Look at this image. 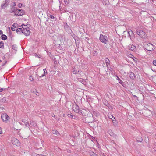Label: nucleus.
I'll list each match as a JSON object with an SVG mask.
<instances>
[{
	"label": "nucleus",
	"mask_w": 156,
	"mask_h": 156,
	"mask_svg": "<svg viewBox=\"0 0 156 156\" xmlns=\"http://www.w3.org/2000/svg\"><path fill=\"white\" fill-rule=\"evenodd\" d=\"M43 71H44V74L41 75V76H40V78H41V77H43L44 76L47 74V70L46 69H43Z\"/></svg>",
	"instance_id": "obj_16"
},
{
	"label": "nucleus",
	"mask_w": 156,
	"mask_h": 156,
	"mask_svg": "<svg viewBox=\"0 0 156 156\" xmlns=\"http://www.w3.org/2000/svg\"><path fill=\"white\" fill-rule=\"evenodd\" d=\"M78 81L81 82L82 84L86 85L87 82L88 81V80L87 79L84 80L82 78H78L77 79Z\"/></svg>",
	"instance_id": "obj_9"
},
{
	"label": "nucleus",
	"mask_w": 156,
	"mask_h": 156,
	"mask_svg": "<svg viewBox=\"0 0 156 156\" xmlns=\"http://www.w3.org/2000/svg\"><path fill=\"white\" fill-rule=\"evenodd\" d=\"M95 53H97V52L96 51H95Z\"/></svg>",
	"instance_id": "obj_55"
},
{
	"label": "nucleus",
	"mask_w": 156,
	"mask_h": 156,
	"mask_svg": "<svg viewBox=\"0 0 156 156\" xmlns=\"http://www.w3.org/2000/svg\"><path fill=\"white\" fill-rule=\"evenodd\" d=\"M30 123L31 125L35 127L37 126L36 123L33 121H30Z\"/></svg>",
	"instance_id": "obj_24"
},
{
	"label": "nucleus",
	"mask_w": 156,
	"mask_h": 156,
	"mask_svg": "<svg viewBox=\"0 0 156 156\" xmlns=\"http://www.w3.org/2000/svg\"><path fill=\"white\" fill-rule=\"evenodd\" d=\"M1 38L2 40H5L7 39V36L4 34H2L1 36Z\"/></svg>",
	"instance_id": "obj_19"
},
{
	"label": "nucleus",
	"mask_w": 156,
	"mask_h": 156,
	"mask_svg": "<svg viewBox=\"0 0 156 156\" xmlns=\"http://www.w3.org/2000/svg\"><path fill=\"white\" fill-rule=\"evenodd\" d=\"M17 25V24L16 23H14L12 26L11 29L12 31H14L16 30V26Z\"/></svg>",
	"instance_id": "obj_10"
},
{
	"label": "nucleus",
	"mask_w": 156,
	"mask_h": 156,
	"mask_svg": "<svg viewBox=\"0 0 156 156\" xmlns=\"http://www.w3.org/2000/svg\"><path fill=\"white\" fill-rule=\"evenodd\" d=\"M145 48L149 51H152L154 50L153 45L150 43L145 42L144 44Z\"/></svg>",
	"instance_id": "obj_1"
},
{
	"label": "nucleus",
	"mask_w": 156,
	"mask_h": 156,
	"mask_svg": "<svg viewBox=\"0 0 156 156\" xmlns=\"http://www.w3.org/2000/svg\"><path fill=\"white\" fill-rule=\"evenodd\" d=\"M30 33V31L29 29H23V34L26 36H28Z\"/></svg>",
	"instance_id": "obj_8"
},
{
	"label": "nucleus",
	"mask_w": 156,
	"mask_h": 156,
	"mask_svg": "<svg viewBox=\"0 0 156 156\" xmlns=\"http://www.w3.org/2000/svg\"><path fill=\"white\" fill-rule=\"evenodd\" d=\"M136 48V47L133 45H129L128 46V48L129 49L132 51L134 50Z\"/></svg>",
	"instance_id": "obj_12"
},
{
	"label": "nucleus",
	"mask_w": 156,
	"mask_h": 156,
	"mask_svg": "<svg viewBox=\"0 0 156 156\" xmlns=\"http://www.w3.org/2000/svg\"><path fill=\"white\" fill-rule=\"evenodd\" d=\"M64 2L66 5H68L69 4V0H64Z\"/></svg>",
	"instance_id": "obj_29"
},
{
	"label": "nucleus",
	"mask_w": 156,
	"mask_h": 156,
	"mask_svg": "<svg viewBox=\"0 0 156 156\" xmlns=\"http://www.w3.org/2000/svg\"><path fill=\"white\" fill-rule=\"evenodd\" d=\"M112 116V120H114V119H115V118L114 117H113Z\"/></svg>",
	"instance_id": "obj_46"
},
{
	"label": "nucleus",
	"mask_w": 156,
	"mask_h": 156,
	"mask_svg": "<svg viewBox=\"0 0 156 156\" xmlns=\"http://www.w3.org/2000/svg\"><path fill=\"white\" fill-rule=\"evenodd\" d=\"M105 62H106L107 67H108L109 66V65L110 61L108 58H107L105 59Z\"/></svg>",
	"instance_id": "obj_13"
},
{
	"label": "nucleus",
	"mask_w": 156,
	"mask_h": 156,
	"mask_svg": "<svg viewBox=\"0 0 156 156\" xmlns=\"http://www.w3.org/2000/svg\"><path fill=\"white\" fill-rule=\"evenodd\" d=\"M76 118V117L75 115H73V116L72 118L75 119Z\"/></svg>",
	"instance_id": "obj_44"
},
{
	"label": "nucleus",
	"mask_w": 156,
	"mask_h": 156,
	"mask_svg": "<svg viewBox=\"0 0 156 156\" xmlns=\"http://www.w3.org/2000/svg\"><path fill=\"white\" fill-rule=\"evenodd\" d=\"M19 123H20L21 125H23V123H20V122H19Z\"/></svg>",
	"instance_id": "obj_52"
},
{
	"label": "nucleus",
	"mask_w": 156,
	"mask_h": 156,
	"mask_svg": "<svg viewBox=\"0 0 156 156\" xmlns=\"http://www.w3.org/2000/svg\"><path fill=\"white\" fill-rule=\"evenodd\" d=\"M131 55V58H133V59L134 60V58H134V57L133 56V55Z\"/></svg>",
	"instance_id": "obj_41"
},
{
	"label": "nucleus",
	"mask_w": 156,
	"mask_h": 156,
	"mask_svg": "<svg viewBox=\"0 0 156 156\" xmlns=\"http://www.w3.org/2000/svg\"><path fill=\"white\" fill-rule=\"evenodd\" d=\"M2 62V61L1 60H0V62Z\"/></svg>",
	"instance_id": "obj_54"
},
{
	"label": "nucleus",
	"mask_w": 156,
	"mask_h": 156,
	"mask_svg": "<svg viewBox=\"0 0 156 156\" xmlns=\"http://www.w3.org/2000/svg\"><path fill=\"white\" fill-rule=\"evenodd\" d=\"M50 17L51 19H54L55 18L54 16L52 15H50Z\"/></svg>",
	"instance_id": "obj_38"
},
{
	"label": "nucleus",
	"mask_w": 156,
	"mask_h": 156,
	"mask_svg": "<svg viewBox=\"0 0 156 156\" xmlns=\"http://www.w3.org/2000/svg\"><path fill=\"white\" fill-rule=\"evenodd\" d=\"M3 34V31L2 30H0V35Z\"/></svg>",
	"instance_id": "obj_47"
},
{
	"label": "nucleus",
	"mask_w": 156,
	"mask_h": 156,
	"mask_svg": "<svg viewBox=\"0 0 156 156\" xmlns=\"http://www.w3.org/2000/svg\"><path fill=\"white\" fill-rule=\"evenodd\" d=\"M131 55V58H133V59L134 60V58H134V57L133 56V55Z\"/></svg>",
	"instance_id": "obj_40"
},
{
	"label": "nucleus",
	"mask_w": 156,
	"mask_h": 156,
	"mask_svg": "<svg viewBox=\"0 0 156 156\" xmlns=\"http://www.w3.org/2000/svg\"><path fill=\"white\" fill-rule=\"evenodd\" d=\"M2 101L3 102H5L6 101V99L4 97L2 99Z\"/></svg>",
	"instance_id": "obj_32"
},
{
	"label": "nucleus",
	"mask_w": 156,
	"mask_h": 156,
	"mask_svg": "<svg viewBox=\"0 0 156 156\" xmlns=\"http://www.w3.org/2000/svg\"><path fill=\"white\" fill-rule=\"evenodd\" d=\"M52 133L53 134L58 135L59 134L58 132L56 130H53L52 131Z\"/></svg>",
	"instance_id": "obj_22"
},
{
	"label": "nucleus",
	"mask_w": 156,
	"mask_h": 156,
	"mask_svg": "<svg viewBox=\"0 0 156 156\" xmlns=\"http://www.w3.org/2000/svg\"><path fill=\"white\" fill-rule=\"evenodd\" d=\"M99 39L101 42L105 44H106L108 42V38L106 36L100 34Z\"/></svg>",
	"instance_id": "obj_3"
},
{
	"label": "nucleus",
	"mask_w": 156,
	"mask_h": 156,
	"mask_svg": "<svg viewBox=\"0 0 156 156\" xmlns=\"http://www.w3.org/2000/svg\"><path fill=\"white\" fill-rule=\"evenodd\" d=\"M12 48L15 50L16 51L17 49V48L16 45H13L12 46Z\"/></svg>",
	"instance_id": "obj_27"
},
{
	"label": "nucleus",
	"mask_w": 156,
	"mask_h": 156,
	"mask_svg": "<svg viewBox=\"0 0 156 156\" xmlns=\"http://www.w3.org/2000/svg\"><path fill=\"white\" fill-rule=\"evenodd\" d=\"M7 30L9 32V33L10 34H11V32L10 30V28L9 27H8L7 28Z\"/></svg>",
	"instance_id": "obj_28"
},
{
	"label": "nucleus",
	"mask_w": 156,
	"mask_h": 156,
	"mask_svg": "<svg viewBox=\"0 0 156 156\" xmlns=\"http://www.w3.org/2000/svg\"><path fill=\"white\" fill-rule=\"evenodd\" d=\"M22 28L23 29H24V28L29 29V28H27V27L26 26V25H24L23 26V25H22Z\"/></svg>",
	"instance_id": "obj_31"
},
{
	"label": "nucleus",
	"mask_w": 156,
	"mask_h": 156,
	"mask_svg": "<svg viewBox=\"0 0 156 156\" xmlns=\"http://www.w3.org/2000/svg\"><path fill=\"white\" fill-rule=\"evenodd\" d=\"M15 140L17 143H19L18 140L17 139H15Z\"/></svg>",
	"instance_id": "obj_43"
},
{
	"label": "nucleus",
	"mask_w": 156,
	"mask_h": 156,
	"mask_svg": "<svg viewBox=\"0 0 156 156\" xmlns=\"http://www.w3.org/2000/svg\"><path fill=\"white\" fill-rule=\"evenodd\" d=\"M23 29L22 28H19L16 30V32L18 33L20 32H22L23 33Z\"/></svg>",
	"instance_id": "obj_23"
},
{
	"label": "nucleus",
	"mask_w": 156,
	"mask_h": 156,
	"mask_svg": "<svg viewBox=\"0 0 156 156\" xmlns=\"http://www.w3.org/2000/svg\"><path fill=\"white\" fill-rule=\"evenodd\" d=\"M1 117L2 120L5 122H7L9 118V117L5 113H2L1 115Z\"/></svg>",
	"instance_id": "obj_7"
},
{
	"label": "nucleus",
	"mask_w": 156,
	"mask_h": 156,
	"mask_svg": "<svg viewBox=\"0 0 156 156\" xmlns=\"http://www.w3.org/2000/svg\"><path fill=\"white\" fill-rule=\"evenodd\" d=\"M152 70L153 71H154L153 70V69H152Z\"/></svg>",
	"instance_id": "obj_56"
},
{
	"label": "nucleus",
	"mask_w": 156,
	"mask_h": 156,
	"mask_svg": "<svg viewBox=\"0 0 156 156\" xmlns=\"http://www.w3.org/2000/svg\"><path fill=\"white\" fill-rule=\"evenodd\" d=\"M116 76L117 77L116 79L118 80L119 83L121 84L122 85L124 83L123 82L120 80V79L119 77L118 76Z\"/></svg>",
	"instance_id": "obj_18"
},
{
	"label": "nucleus",
	"mask_w": 156,
	"mask_h": 156,
	"mask_svg": "<svg viewBox=\"0 0 156 156\" xmlns=\"http://www.w3.org/2000/svg\"><path fill=\"white\" fill-rule=\"evenodd\" d=\"M73 111L76 113H78L79 114L83 115H84L82 113L83 111L80 110L79 108L76 103H75L73 105Z\"/></svg>",
	"instance_id": "obj_2"
},
{
	"label": "nucleus",
	"mask_w": 156,
	"mask_h": 156,
	"mask_svg": "<svg viewBox=\"0 0 156 156\" xmlns=\"http://www.w3.org/2000/svg\"><path fill=\"white\" fill-rule=\"evenodd\" d=\"M10 0H5L3 1L1 5V7L2 9H4L7 7L9 5Z\"/></svg>",
	"instance_id": "obj_5"
},
{
	"label": "nucleus",
	"mask_w": 156,
	"mask_h": 156,
	"mask_svg": "<svg viewBox=\"0 0 156 156\" xmlns=\"http://www.w3.org/2000/svg\"><path fill=\"white\" fill-rule=\"evenodd\" d=\"M3 90V88H0V92H2Z\"/></svg>",
	"instance_id": "obj_45"
},
{
	"label": "nucleus",
	"mask_w": 156,
	"mask_h": 156,
	"mask_svg": "<svg viewBox=\"0 0 156 156\" xmlns=\"http://www.w3.org/2000/svg\"><path fill=\"white\" fill-rule=\"evenodd\" d=\"M152 0L153 1V0Z\"/></svg>",
	"instance_id": "obj_57"
},
{
	"label": "nucleus",
	"mask_w": 156,
	"mask_h": 156,
	"mask_svg": "<svg viewBox=\"0 0 156 156\" xmlns=\"http://www.w3.org/2000/svg\"><path fill=\"white\" fill-rule=\"evenodd\" d=\"M29 79L31 81H33L34 79L33 77L32 76H30L29 78Z\"/></svg>",
	"instance_id": "obj_30"
},
{
	"label": "nucleus",
	"mask_w": 156,
	"mask_h": 156,
	"mask_svg": "<svg viewBox=\"0 0 156 156\" xmlns=\"http://www.w3.org/2000/svg\"><path fill=\"white\" fill-rule=\"evenodd\" d=\"M142 139L141 137H140V138L139 139H137V140L138 142H140L142 141Z\"/></svg>",
	"instance_id": "obj_33"
},
{
	"label": "nucleus",
	"mask_w": 156,
	"mask_h": 156,
	"mask_svg": "<svg viewBox=\"0 0 156 156\" xmlns=\"http://www.w3.org/2000/svg\"><path fill=\"white\" fill-rule=\"evenodd\" d=\"M7 63V61H6L5 63L3 65V66H4L5 64Z\"/></svg>",
	"instance_id": "obj_51"
},
{
	"label": "nucleus",
	"mask_w": 156,
	"mask_h": 156,
	"mask_svg": "<svg viewBox=\"0 0 156 156\" xmlns=\"http://www.w3.org/2000/svg\"><path fill=\"white\" fill-rule=\"evenodd\" d=\"M73 115H72L71 114H68V116L69 117H70V118H72L73 117Z\"/></svg>",
	"instance_id": "obj_39"
},
{
	"label": "nucleus",
	"mask_w": 156,
	"mask_h": 156,
	"mask_svg": "<svg viewBox=\"0 0 156 156\" xmlns=\"http://www.w3.org/2000/svg\"><path fill=\"white\" fill-rule=\"evenodd\" d=\"M23 6V4L22 3H20L18 5V6L19 8H20Z\"/></svg>",
	"instance_id": "obj_34"
},
{
	"label": "nucleus",
	"mask_w": 156,
	"mask_h": 156,
	"mask_svg": "<svg viewBox=\"0 0 156 156\" xmlns=\"http://www.w3.org/2000/svg\"><path fill=\"white\" fill-rule=\"evenodd\" d=\"M2 133V129H1V128H0V134H1Z\"/></svg>",
	"instance_id": "obj_42"
},
{
	"label": "nucleus",
	"mask_w": 156,
	"mask_h": 156,
	"mask_svg": "<svg viewBox=\"0 0 156 156\" xmlns=\"http://www.w3.org/2000/svg\"><path fill=\"white\" fill-rule=\"evenodd\" d=\"M128 32L130 39H131V37L133 34V32L131 30H128Z\"/></svg>",
	"instance_id": "obj_17"
},
{
	"label": "nucleus",
	"mask_w": 156,
	"mask_h": 156,
	"mask_svg": "<svg viewBox=\"0 0 156 156\" xmlns=\"http://www.w3.org/2000/svg\"><path fill=\"white\" fill-rule=\"evenodd\" d=\"M108 133H109V134L111 136H112L113 135V133L112 132V131L111 130H109L108 131Z\"/></svg>",
	"instance_id": "obj_35"
},
{
	"label": "nucleus",
	"mask_w": 156,
	"mask_h": 156,
	"mask_svg": "<svg viewBox=\"0 0 156 156\" xmlns=\"http://www.w3.org/2000/svg\"><path fill=\"white\" fill-rule=\"evenodd\" d=\"M136 33L141 38H144L146 37V33L143 31L142 30H136Z\"/></svg>",
	"instance_id": "obj_4"
},
{
	"label": "nucleus",
	"mask_w": 156,
	"mask_h": 156,
	"mask_svg": "<svg viewBox=\"0 0 156 156\" xmlns=\"http://www.w3.org/2000/svg\"><path fill=\"white\" fill-rule=\"evenodd\" d=\"M90 137L93 139H94L95 138L92 136H90Z\"/></svg>",
	"instance_id": "obj_48"
},
{
	"label": "nucleus",
	"mask_w": 156,
	"mask_h": 156,
	"mask_svg": "<svg viewBox=\"0 0 156 156\" xmlns=\"http://www.w3.org/2000/svg\"><path fill=\"white\" fill-rule=\"evenodd\" d=\"M25 13V12L23 10L17 9L15 13V15L20 16L24 14Z\"/></svg>",
	"instance_id": "obj_6"
},
{
	"label": "nucleus",
	"mask_w": 156,
	"mask_h": 156,
	"mask_svg": "<svg viewBox=\"0 0 156 156\" xmlns=\"http://www.w3.org/2000/svg\"><path fill=\"white\" fill-rule=\"evenodd\" d=\"M129 75L130 78L132 79H133L135 77L134 73L132 72H130L129 73Z\"/></svg>",
	"instance_id": "obj_14"
},
{
	"label": "nucleus",
	"mask_w": 156,
	"mask_h": 156,
	"mask_svg": "<svg viewBox=\"0 0 156 156\" xmlns=\"http://www.w3.org/2000/svg\"><path fill=\"white\" fill-rule=\"evenodd\" d=\"M73 74H76L77 73V71L76 70L75 68L73 69Z\"/></svg>",
	"instance_id": "obj_26"
},
{
	"label": "nucleus",
	"mask_w": 156,
	"mask_h": 156,
	"mask_svg": "<svg viewBox=\"0 0 156 156\" xmlns=\"http://www.w3.org/2000/svg\"><path fill=\"white\" fill-rule=\"evenodd\" d=\"M32 156H40V155L34 153L32 154Z\"/></svg>",
	"instance_id": "obj_36"
},
{
	"label": "nucleus",
	"mask_w": 156,
	"mask_h": 156,
	"mask_svg": "<svg viewBox=\"0 0 156 156\" xmlns=\"http://www.w3.org/2000/svg\"><path fill=\"white\" fill-rule=\"evenodd\" d=\"M153 63L154 65L156 66V59L153 60Z\"/></svg>",
	"instance_id": "obj_37"
},
{
	"label": "nucleus",
	"mask_w": 156,
	"mask_h": 156,
	"mask_svg": "<svg viewBox=\"0 0 156 156\" xmlns=\"http://www.w3.org/2000/svg\"><path fill=\"white\" fill-rule=\"evenodd\" d=\"M22 122L25 124L26 127H28L29 126V123H28L27 122L25 119L23 120Z\"/></svg>",
	"instance_id": "obj_15"
},
{
	"label": "nucleus",
	"mask_w": 156,
	"mask_h": 156,
	"mask_svg": "<svg viewBox=\"0 0 156 156\" xmlns=\"http://www.w3.org/2000/svg\"><path fill=\"white\" fill-rule=\"evenodd\" d=\"M90 155V156H96L97 154L92 151H90L89 152Z\"/></svg>",
	"instance_id": "obj_21"
},
{
	"label": "nucleus",
	"mask_w": 156,
	"mask_h": 156,
	"mask_svg": "<svg viewBox=\"0 0 156 156\" xmlns=\"http://www.w3.org/2000/svg\"><path fill=\"white\" fill-rule=\"evenodd\" d=\"M40 156H46L45 155H44L40 154Z\"/></svg>",
	"instance_id": "obj_49"
},
{
	"label": "nucleus",
	"mask_w": 156,
	"mask_h": 156,
	"mask_svg": "<svg viewBox=\"0 0 156 156\" xmlns=\"http://www.w3.org/2000/svg\"><path fill=\"white\" fill-rule=\"evenodd\" d=\"M4 47V43L2 41H0V48H3Z\"/></svg>",
	"instance_id": "obj_25"
},
{
	"label": "nucleus",
	"mask_w": 156,
	"mask_h": 156,
	"mask_svg": "<svg viewBox=\"0 0 156 156\" xmlns=\"http://www.w3.org/2000/svg\"><path fill=\"white\" fill-rule=\"evenodd\" d=\"M0 108L2 109L3 110V109H4V108L3 107H0Z\"/></svg>",
	"instance_id": "obj_50"
},
{
	"label": "nucleus",
	"mask_w": 156,
	"mask_h": 156,
	"mask_svg": "<svg viewBox=\"0 0 156 156\" xmlns=\"http://www.w3.org/2000/svg\"><path fill=\"white\" fill-rule=\"evenodd\" d=\"M10 13H15L17 9H16L15 7H10Z\"/></svg>",
	"instance_id": "obj_11"
},
{
	"label": "nucleus",
	"mask_w": 156,
	"mask_h": 156,
	"mask_svg": "<svg viewBox=\"0 0 156 156\" xmlns=\"http://www.w3.org/2000/svg\"><path fill=\"white\" fill-rule=\"evenodd\" d=\"M16 5V2H13L11 3L10 7H15Z\"/></svg>",
	"instance_id": "obj_20"
},
{
	"label": "nucleus",
	"mask_w": 156,
	"mask_h": 156,
	"mask_svg": "<svg viewBox=\"0 0 156 156\" xmlns=\"http://www.w3.org/2000/svg\"><path fill=\"white\" fill-rule=\"evenodd\" d=\"M106 0V2H108V0Z\"/></svg>",
	"instance_id": "obj_53"
}]
</instances>
